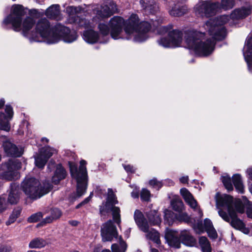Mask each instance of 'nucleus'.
Listing matches in <instances>:
<instances>
[{
	"label": "nucleus",
	"instance_id": "nucleus-1",
	"mask_svg": "<svg viewBox=\"0 0 252 252\" xmlns=\"http://www.w3.org/2000/svg\"><path fill=\"white\" fill-rule=\"evenodd\" d=\"M25 13L22 6L13 5L10 13L4 18L2 25L4 27L11 25L14 31H22L23 34L31 41L54 44L62 40L65 43H70L77 40L78 35L75 31H71L60 24L51 28L46 19L39 20L36 25L35 31H31L34 21L31 17L24 18Z\"/></svg>",
	"mask_w": 252,
	"mask_h": 252
},
{
	"label": "nucleus",
	"instance_id": "nucleus-2",
	"mask_svg": "<svg viewBox=\"0 0 252 252\" xmlns=\"http://www.w3.org/2000/svg\"><path fill=\"white\" fill-rule=\"evenodd\" d=\"M138 21V18L135 15H131L126 21L121 17L115 16L111 19L108 25L104 23L98 25L100 35L92 29H88L83 32V38L89 44L104 43L107 41L104 37L110 33L111 37L115 40L132 39L136 42H142L144 41L147 36L145 34H143L142 37L139 36L140 32L136 28Z\"/></svg>",
	"mask_w": 252,
	"mask_h": 252
},
{
	"label": "nucleus",
	"instance_id": "nucleus-3",
	"mask_svg": "<svg viewBox=\"0 0 252 252\" xmlns=\"http://www.w3.org/2000/svg\"><path fill=\"white\" fill-rule=\"evenodd\" d=\"M230 19L232 20L228 15L210 19L206 23L205 28L211 37H208L204 32L194 29L185 31V40L188 48L199 56L210 55L214 50L215 41L221 40L225 37L226 32L223 25Z\"/></svg>",
	"mask_w": 252,
	"mask_h": 252
},
{
	"label": "nucleus",
	"instance_id": "nucleus-4",
	"mask_svg": "<svg viewBox=\"0 0 252 252\" xmlns=\"http://www.w3.org/2000/svg\"><path fill=\"white\" fill-rule=\"evenodd\" d=\"M216 206L219 209L220 216L225 221L230 222L231 226L244 234H248L250 231L245 227L241 220L236 216V210L243 213V209L238 210L234 203L231 196L225 194L217 193L216 195Z\"/></svg>",
	"mask_w": 252,
	"mask_h": 252
},
{
	"label": "nucleus",
	"instance_id": "nucleus-5",
	"mask_svg": "<svg viewBox=\"0 0 252 252\" xmlns=\"http://www.w3.org/2000/svg\"><path fill=\"white\" fill-rule=\"evenodd\" d=\"M140 4L146 12L151 14L150 23L146 21L139 23V18L136 14H132L130 16L132 15H135L137 17L138 22L136 28V30L140 32L139 35V37H142L143 34L146 35L147 38L144 40L145 41L149 37L147 32L152 28V27L153 26L154 28L157 27L161 23L162 20L159 18L158 19V16L154 15L158 10V6L154 0H141Z\"/></svg>",
	"mask_w": 252,
	"mask_h": 252
},
{
	"label": "nucleus",
	"instance_id": "nucleus-6",
	"mask_svg": "<svg viewBox=\"0 0 252 252\" xmlns=\"http://www.w3.org/2000/svg\"><path fill=\"white\" fill-rule=\"evenodd\" d=\"M22 190L28 197L36 199L49 192L52 188L49 182L41 186L39 180L33 177L27 176L21 184Z\"/></svg>",
	"mask_w": 252,
	"mask_h": 252
},
{
	"label": "nucleus",
	"instance_id": "nucleus-7",
	"mask_svg": "<svg viewBox=\"0 0 252 252\" xmlns=\"http://www.w3.org/2000/svg\"><path fill=\"white\" fill-rule=\"evenodd\" d=\"M234 5V0H221L220 3L211 1H202L196 5L195 12L198 16L209 17L221 8L227 10L232 8Z\"/></svg>",
	"mask_w": 252,
	"mask_h": 252
},
{
	"label": "nucleus",
	"instance_id": "nucleus-8",
	"mask_svg": "<svg viewBox=\"0 0 252 252\" xmlns=\"http://www.w3.org/2000/svg\"><path fill=\"white\" fill-rule=\"evenodd\" d=\"M79 169L73 162H69L70 171L73 179L77 183V197H79L86 192L87 186V172L86 167V161L82 160L80 161Z\"/></svg>",
	"mask_w": 252,
	"mask_h": 252
},
{
	"label": "nucleus",
	"instance_id": "nucleus-9",
	"mask_svg": "<svg viewBox=\"0 0 252 252\" xmlns=\"http://www.w3.org/2000/svg\"><path fill=\"white\" fill-rule=\"evenodd\" d=\"M118 203V201L112 189H108L106 201L100 206L99 211L101 215H104L105 213L111 211L114 221L120 227L121 222L120 209L118 207L115 206V205Z\"/></svg>",
	"mask_w": 252,
	"mask_h": 252
},
{
	"label": "nucleus",
	"instance_id": "nucleus-10",
	"mask_svg": "<svg viewBox=\"0 0 252 252\" xmlns=\"http://www.w3.org/2000/svg\"><path fill=\"white\" fill-rule=\"evenodd\" d=\"M162 33H167V36L161 38L158 44L165 48H175L181 45L183 41V34L179 30L170 31L168 28L162 27L160 28Z\"/></svg>",
	"mask_w": 252,
	"mask_h": 252
},
{
	"label": "nucleus",
	"instance_id": "nucleus-11",
	"mask_svg": "<svg viewBox=\"0 0 252 252\" xmlns=\"http://www.w3.org/2000/svg\"><path fill=\"white\" fill-rule=\"evenodd\" d=\"M21 168V163L18 159H10L2 165L3 171L0 178L8 181L16 180L20 177L18 170Z\"/></svg>",
	"mask_w": 252,
	"mask_h": 252
},
{
	"label": "nucleus",
	"instance_id": "nucleus-12",
	"mask_svg": "<svg viewBox=\"0 0 252 252\" xmlns=\"http://www.w3.org/2000/svg\"><path fill=\"white\" fill-rule=\"evenodd\" d=\"M57 153L56 149L50 147L42 149L38 155L34 156L36 166L40 168H43L48 158Z\"/></svg>",
	"mask_w": 252,
	"mask_h": 252
},
{
	"label": "nucleus",
	"instance_id": "nucleus-13",
	"mask_svg": "<svg viewBox=\"0 0 252 252\" xmlns=\"http://www.w3.org/2000/svg\"><path fill=\"white\" fill-rule=\"evenodd\" d=\"M101 235L103 241H111L118 235L116 227L111 220L103 223L101 228Z\"/></svg>",
	"mask_w": 252,
	"mask_h": 252
},
{
	"label": "nucleus",
	"instance_id": "nucleus-14",
	"mask_svg": "<svg viewBox=\"0 0 252 252\" xmlns=\"http://www.w3.org/2000/svg\"><path fill=\"white\" fill-rule=\"evenodd\" d=\"M193 228L196 232L200 233L205 230L208 233V236L213 239H215L218 237L216 229L214 228L211 220L206 219L204 221L203 227L199 222L194 225Z\"/></svg>",
	"mask_w": 252,
	"mask_h": 252
},
{
	"label": "nucleus",
	"instance_id": "nucleus-15",
	"mask_svg": "<svg viewBox=\"0 0 252 252\" xmlns=\"http://www.w3.org/2000/svg\"><path fill=\"white\" fill-rule=\"evenodd\" d=\"M117 11V6L113 1H107L97 7L96 14L99 18H107Z\"/></svg>",
	"mask_w": 252,
	"mask_h": 252
},
{
	"label": "nucleus",
	"instance_id": "nucleus-16",
	"mask_svg": "<svg viewBox=\"0 0 252 252\" xmlns=\"http://www.w3.org/2000/svg\"><path fill=\"white\" fill-rule=\"evenodd\" d=\"M5 112L6 115L2 112L0 113V129L8 131L10 128L9 122L13 115V108L10 105H6Z\"/></svg>",
	"mask_w": 252,
	"mask_h": 252
},
{
	"label": "nucleus",
	"instance_id": "nucleus-17",
	"mask_svg": "<svg viewBox=\"0 0 252 252\" xmlns=\"http://www.w3.org/2000/svg\"><path fill=\"white\" fill-rule=\"evenodd\" d=\"M180 193L187 203L198 214V217L201 219L203 216V213L198 207L197 201L195 200L192 195L186 188H182L180 189Z\"/></svg>",
	"mask_w": 252,
	"mask_h": 252
},
{
	"label": "nucleus",
	"instance_id": "nucleus-18",
	"mask_svg": "<svg viewBox=\"0 0 252 252\" xmlns=\"http://www.w3.org/2000/svg\"><path fill=\"white\" fill-rule=\"evenodd\" d=\"M243 56L249 71L252 72V34L247 38L243 48Z\"/></svg>",
	"mask_w": 252,
	"mask_h": 252
},
{
	"label": "nucleus",
	"instance_id": "nucleus-19",
	"mask_svg": "<svg viewBox=\"0 0 252 252\" xmlns=\"http://www.w3.org/2000/svg\"><path fill=\"white\" fill-rule=\"evenodd\" d=\"M165 239L168 245L170 247L179 248L181 245L180 233L175 230L166 229L165 233Z\"/></svg>",
	"mask_w": 252,
	"mask_h": 252
},
{
	"label": "nucleus",
	"instance_id": "nucleus-20",
	"mask_svg": "<svg viewBox=\"0 0 252 252\" xmlns=\"http://www.w3.org/2000/svg\"><path fill=\"white\" fill-rule=\"evenodd\" d=\"M252 5L251 4H246L239 8L235 9L231 14V17L232 19H243L249 16L252 13Z\"/></svg>",
	"mask_w": 252,
	"mask_h": 252
},
{
	"label": "nucleus",
	"instance_id": "nucleus-21",
	"mask_svg": "<svg viewBox=\"0 0 252 252\" xmlns=\"http://www.w3.org/2000/svg\"><path fill=\"white\" fill-rule=\"evenodd\" d=\"M134 219L139 228L144 232H148L149 225L142 213L136 210L134 214Z\"/></svg>",
	"mask_w": 252,
	"mask_h": 252
},
{
	"label": "nucleus",
	"instance_id": "nucleus-22",
	"mask_svg": "<svg viewBox=\"0 0 252 252\" xmlns=\"http://www.w3.org/2000/svg\"><path fill=\"white\" fill-rule=\"evenodd\" d=\"M3 147L5 152L8 156L20 157L23 154V150L21 148H17L15 145L9 141L4 142Z\"/></svg>",
	"mask_w": 252,
	"mask_h": 252
},
{
	"label": "nucleus",
	"instance_id": "nucleus-23",
	"mask_svg": "<svg viewBox=\"0 0 252 252\" xmlns=\"http://www.w3.org/2000/svg\"><path fill=\"white\" fill-rule=\"evenodd\" d=\"M20 199L19 188L15 184L11 185L9 193L7 202L10 204H15L18 202Z\"/></svg>",
	"mask_w": 252,
	"mask_h": 252
},
{
	"label": "nucleus",
	"instance_id": "nucleus-24",
	"mask_svg": "<svg viewBox=\"0 0 252 252\" xmlns=\"http://www.w3.org/2000/svg\"><path fill=\"white\" fill-rule=\"evenodd\" d=\"M66 175V172L63 167L61 164L57 165L52 178L53 183L55 184H58L61 180L65 178Z\"/></svg>",
	"mask_w": 252,
	"mask_h": 252
},
{
	"label": "nucleus",
	"instance_id": "nucleus-25",
	"mask_svg": "<svg viewBox=\"0 0 252 252\" xmlns=\"http://www.w3.org/2000/svg\"><path fill=\"white\" fill-rule=\"evenodd\" d=\"M180 233V237L182 243L185 245L192 247L195 244V239L190 235L187 230L182 231Z\"/></svg>",
	"mask_w": 252,
	"mask_h": 252
},
{
	"label": "nucleus",
	"instance_id": "nucleus-26",
	"mask_svg": "<svg viewBox=\"0 0 252 252\" xmlns=\"http://www.w3.org/2000/svg\"><path fill=\"white\" fill-rule=\"evenodd\" d=\"M171 9H169V14L173 16H181L186 13L187 9L185 6H181L178 4L172 5L170 4Z\"/></svg>",
	"mask_w": 252,
	"mask_h": 252
},
{
	"label": "nucleus",
	"instance_id": "nucleus-27",
	"mask_svg": "<svg viewBox=\"0 0 252 252\" xmlns=\"http://www.w3.org/2000/svg\"><path fill=\"white\" fill-rule=\"evenodd\" d=\"M147 217L150 224L153 225H158L161 222L160 214L156 210H152L147 214Z\"/></svg>",
	"mask_w": 252,
	"mask_h": 252
},
{
	"label": "nucleus",
	"instance_id": "nucleus-28",
	"mask_svg": "<svg viewBox=\"0 0 252 252\" xmlns=\"http://www.w3.org/2000/svg\"><path fill=\"white\" fill-rule=\"evenodd\" d=\"M232 181L236 190L241 193H243L244 186L241 175L238 173L234 174L232 177Z\"/></svg>",
	"mask_w": 252,
	"mask_h": 252
},
{
	"label": "nucleus",
	"instance_id": "nucleus-29",
	"mask_svg": "<svg viewBox=\"0 0 252 252\" xmlns=\"http://www.w3.org/2000/svg\"><path fill=\"white\" fill-rule=\"evenodd\" d=\"M59 7L58 4L52 5L47 9L45 15L49 18L57 19L60 14Z\"/></svg>",
	"mask_w": 252,
	"mask_h": 252
},
{
	"label": "nucleus",
	"instance_id": "nucleus-30",
	"mask_svg": "<svg viewBox=\"0 0 252 252\" xmlns=\"http://www.w3.org/2000/svg\"><path fill=\"white\" fill-rule=\"evenodd\" d=\"M164 220L165 223L171 225L177 220V214H175L171 210L165 209L164 211Z\"/></svg>",
	"mask_w": 252,
	"mask_h": 252
},
{
	"label": "nucleus",
	"instance_id": "nucleus-31",
	"mask_svg": "<svg viewBox=\"0 0 252 252\" xmlns=\"http://www.w3.org/2000/svg\"><path fill=\"white\" fill-rule=\"evenodd\" d=\"M220 180L227 190L231 191L233 189L231 178L227 173H223L220 177Z\"/></svg>",
	"mask_w": 252,
	"mask_h": 252
},
{
	"label": "nucleus",
	"instance_id": "nucleus-32",
	"mask_svg": "<svg viewBox=\"0 0 252 252\" xmlns=\"http://www.w3.org/2000/svg\"><path fill=\"white\" fill-rule=\"evenodd\" d=\"M47 242L43 239L36 238L32 240L29 244L31 249H41L44 247Z\"/></svg>",
	"mask_w": 252,
	"mask_h": 252
},
{
	"label": "nucleus",
	"instance_id": "nucleus-33",
	"mask_svg": "<svg viewBox=\"0 0 252 252\" xmlns=\"http://www.w3.org/2000/svg\"><path fill=\"white\" fill-rule=\"evenodd\" d=\"M199 244L203 252H211V245L206 237H200L199 239Z\"/></svg>",
	"mask_w": 252,
	"mask_h": 252
},
{
	"label": "nucleus",
	"instance_id": "nucleus-34",
	"mask_svg": "<svg viewBox=\"0 0 252 252\" xmlns=\"http://www.w3.org/2000/svg\"><path fill=\"white\" fill-rule=\"evenodd\" d=\"M61 216V211L57 208L53 209L51 210V216L46 217V218L42 222L44 223H50L53 220L58 219Z\"/></svg>",
	"mask_w": 252,
	"mask_h": 252
},
{
	"label": "nucleus",
	"instance_id": "nucleus-35",
	"mask_svg": "<svg viewBox=\"0 0 252 252\" xmlns=\"http://www.w3.org/2000/svg\"><path fill=\"white\" fill-rule=\"evenodd\" d=\"M146 237L152 240L153 242L156 243L157 244H159L160 241L159 240V233L154 229H151V230H148V232H146Z\"/></svg>",
	"mask_w": 252,
	"mask_h": 252
},
{
	"label": "nucleus",
	"instance_id": "nucleus-36",
	"mask_svg": "<svg viewBox=\"0 0 252 252\" xmlns=\"http://www.w3.org/2000/svg\"><path fill=\"white\" fill-rule=\"evenodd\" d=\"M171 205L173 209L178 213L182 212L184 209L183 202L179 198L172 199Z\"/></svg>",
	"mask_w": 252,
	"mask_h": 252
},
{
	"label": "nucleus",
	"instance_id": "nucleus-37",
	"mask_svg": "<svg viewBox=\"0 0 252 252\" xmlns=\"http://www.w3.org/2000/svg\"><path fill=\"white\" fill-rule=\"evenodd\" d=\"M21 211L22 209L20 207L14 209L12 214L10 215L8 220L6 222V224L9 225L14 222L16 219L20 216Z\"/></svg>",
	"mask_w": 252,
	"mask_h": 252
},
{
	"label": "nucleus",
	"instance_id": "nucleus-38",
	"mask_svg": "<svg viewBox=\"0 0 252 252\" xmlns=\"http://www.w3.org/2000/svg\"><path fill=\"white\" fill-rule=\"evenodd\" d=\"M111 249L113 252H125L126 249V245L120 237L119 244H113Z\"/></svg>",
	"mask_w": 252,
	"mask_h": 252
},
{
	"label": "nucleus",
	"instance_id": "nucleus-39",
	"mask_svg": "<svg viewBox=\"0 0 252 252\" xmlns=\"http://www.w3.org/2000/svg\"><path fill=\"white\" fill-rule=\"evenodd\" d=\"M151 194L149 190L146 189H143L141 191L140 197L142 201H149Z\"/></svg>",
	"mask_w": 252,
	"mask_h": 252
},
{
	"label": "nucleus",
	"instance_id": "nucleus-40",
	"mask_svg": "<svg viewBox=\"0 0 252 252\" xmlns=\"http://www.w3.org/2000/svg\"><path fill=\"white\" fill-rule=\"evenodd\" d=\"M43 217V214L41 212H38L32 214L28 219V221L29 222H35L39 220Z\"/></svg>",
	"mask_w": 252,
	"mask_h": 252
},
{
	"label": "nucleus",
	"instance_id": "nucleus-41",
	"mask_svg": "<svg viewBox=\"0 0 252 252\" xmlns=\"http://www.w3.org/2000/svg\"><path fill=\"white\" fill-rule=\"evenodd\" d=\"M149 184L151 187L157 189H159L162 186V182L158 181L156 178H154L149 181Z\"/></svg>",
	"mask_w": 252,
	"mask_h": 252
},
{
	"label": "nucleus",
	"instance_id": "nucleus-42",
	"mask_svg": "<svg viewBox=\"0 0 252 252\" xmlns=\"http://www.w3.org/2000/svg\"><path fill=\"white\" fill-rule=\"evenodd\" d=\"M8 208V202L4 196H0V213L5 211Z\"/></svg>",
	"mask_w": 252,
	"mask_h": 252
},
{
	"label": "nucleus",
	"instance_id": "nucleus-43",
	"mask_svg": "<svg viewBox=\"0 0 252 252\" xmlns=\"http://www.w3.org/2000/svg\"><path fill=\"white\" fill-rule=\"evenodd\" d=\"M179 214L177 215V220L179 221H184L187 222L189 221V217L188 214L185 212H179Z\"/></svg>",
	"mask_w": 252,
	"mask_h": 252
},
{
	"label": "nucleus",
	"instance_id": "nucleus-44",
	"mask_svg": "<svg viewBox=\"0 0 252 252\" xmlns=\"http://www.w3.org/2000/svg\"><path fill=\"white\" fill-rule=\"evenodd\" d=\"M79 25L80 27H83L85 28H88L89 27L92 28V26L90 25L89 22L86 19H81L79 22Z\"/></svg>",
	"mask_w": 252,
	"mask_h": 252
},
{
	"label": "nucleus",
	"instance_id": "nucleus-45",
	"mask_svg": "<svg viewBox=\"0 0 252 252\" xmlns=\"http://www.w3.org/2000/svg\"><path fill=\"white\" fill-rule=\"evenodd\" d=\"M66 10L70 16H73L74 14H76L77 8L74 6H68L66 8Z\"/></svg>",
	"mask_w": 252,
	"mask_h": 252
},
{
	"label": "nucleus",
	"instance_id": "nucleus-46",
	"mask_svg": "<svg viewBox=\"0 0 252 252\" xmlns=\"http://www.w3.org/2000/svg\"><path fill=\"white\" fill-rule=\"evenodd\" d=\"M95 192L102 198V195H104L105 194V190L100 187H97L95 189Z\"/></svg>",
	"mask_w": 252,
	"mask_h": 252
},
{
	"label": "nucleus",
	"instance_id": "nucleus-47",
	"mask_svg": "<svg viewBox=\"0 0 252 252\" xmlns=\"http://www.w3.org/2000/svg\"><path fill=\"white\" fill-rule=\"evenodd\" d=\"M124 168L127 172L133 173L135 171V168L129 164L123 165Z\"/></svg>",
	"mask_w": 252,
	"mask_h": 252
},
{
	"label": "nucleus",
	"instance_id": "nucleus-48",
	"mask_svg": "<svg viewBox=\"0 0 252 252\" xmlns=\"http://www.w3.org/2000/svg\"><path fill=\"white\" fill-rule=\"evenodd\" d=\"M11 248L10 246L2 245L0 248V252H10Z\"/></svg>",
	"mask_w": 252,
	"mask_h": 252
},
{
	"label": "nucleus",
	"instance_id": "nucleus-49",
	"mask_svg": "<svg viewBox=\"0 0 252 252\" xmlns=\"http://www.w3.org/2000/svg\"><path fill=\"white\" fill-rule=\"evenodd\" d=\"M247 177L252 180V166L248 168L246 170Z\"/></svg>",
	"mask_w": 252,
	"mask_h": 252
},
{
	"label": "nucleus",
	"instance_id": "nucleus-50",
	"mask_svg": "<svg viewBox=\"0 0 252 252\" xmlns=\"http://www.w3.org/2000/svg\"><path fill=\"white\" fill-rule=\"evenodd\" d=\"M92 195L93 193H91V194L88 197L86 198L83 201H82L80 204H79L76 206V208H78L80 206H81L83 204L87 203L91 198Z\"/></svg>",
	"mask_w": 252,
	"mask_h": 252
},
{
	"label": "nucleus",
	"instance_id": "nucleus-51",
	"mask_svg": "<svg viewBox=\"0 0 252 252\" xmlns=\"http://www.w3.org/2000/svg\"><path fill=\"white\" fill-rule=\"evenodd\" d=\"M179 181L182 184L188 183L189 181V177L188 176H183L179 178Z\"/></svg>",
	"mask_w": 252,
	"mask_h": 252
},
{
	"label": "nucleus",
	"instance_id": "nucleus-52",
	"mask_svg": "<svg viewBox=\"0 0 252 252\" xmlns=\"http://www.w3.org/2000/svg\"><path fill=\"white\" fill-rule=\"evenodd\" d=\"M133 198H137L139 197V192L137 189H134L131 193Z\"/></svg>",
	"mask_w": 252,
	"mask_h": 252
},
{
	"label": "nucleus",
	"instance_id": "nucleus-53",
	"mask_svg": "<svg viewBox=\"0 0 252 252\" xmlns=\"http://www.w3.org/2000/svg\"><path fill=\"white\" fill-rule=\"evenodd\" d=\"M166 184L168 186H173L174 185V182L171 179H166L165 181Z\"/></svg>",
	"mask_w": 252,
	"mask_h": 252
},
{
	"label": "nucleus",
	"instance_id": "nucleus-54",
	"mask_svg": "<svg viewBox=\"0 0 252 252\" xmlns=\"http://www.w3.org/2000/svg\"><path fill=\"white\" fill-rule=\"evenodd\" d=\"M69 223L72 226L77 225L78 222L76 220H71L69 221Z\"/></svg>",
	"mask_w": 252,
	"mask_h": 252
},
{
	"label": "nucleus",
	"instance_id": "nucleus-55",
	"mask_svg": "<svg viewBox=\"0 0 252 252\" xmlns=\"http://www.w3.org/2000/svg\"><path fill=\"white\" fill-rule=\"evenodd\" d=\"M5 103V101L4 99H0V108L2 107Z\"/></svg>",
	"mask_w": 252,
	"mask_h": 252
},
{
	"label": "nucleus",
	"instance_id": "nucleus-56",
	"mask_svg": "<svg viewBox=\"0 0 252 252\" xmlns=\"http://www.w3.org/2000/svg\"><path fill=\"white\" fill-rule=\"evenodd\" d=\"M41 141L44 142V141H45L46 142H48V139H47L46 138H42V139H41Z\"/></svg>",
	"mask_w": 252,
	"mask_h": 252
},
{
	"label": "nucleus",
	"instance_id": "nucleus-57",
	"mask_svg": "<svg viewBox=\"0 0 252 252\" xmlns=\"http://www.w3.org/2000/svg\"><path fill=\"white\" fill-rule=\"evenodd\" d=\"M249 190L252 194V184L249 186Z\"/></svg>",
	"mask_w": 252,
	"mask_h": 252
},
{
	"label": "nucleus",
	"instance_id": "nucleus-58",
	"mask_svg": "<svg viewBox=\"0 0 252 252\" xmlns=\"http://www.w3.org/2000/svg\"><path fill=\"white\" fill-rule=\"evenodd\" d=\"M54 164L49 163L48 166V169L49 170L51 167H53Z\"/></svg>",
	"mask_w": 252,
	"mask_h": 252
},
{
	"label": "nucleus",
	"instance_id": "nucleus-59",
	"mask_svg": "<svg viewBox=\"0 0 252 252\" xmlns=\"http://www.w3.org/2000/svg\"><path fill=\"white\" fill-rule=\"evenodd\" d=\"M151 252H158V251L157 249H152Z\"/></svg>",
	"mask_w": 252,
	"mask_h": 252
},
{
	"label": "nucleus",
	"instance_id": "nucleus-60",
	"mask_svg": "<svg viewBox=\"0 0 252 252\" xmlns=\"http://www.w3.org/2000/svg\"><path fill=\"white\" fill-rule=\"evenodd\" d=\"M102 252H110V251L108 250H104Z\"/></svg>",
	"mask_w": 252,
	"mask_h": 252
},
{
	"label": "nucleus",
	"instance_id": "nucleus-61",
	"mask_svg": "<svg viewBox=\"0 0 252 252\" xmlns=\"http://www.w3.org/2000/svg\"><path fill=\"white\" fill-rule=\"evenodd\" d=\"M27 252H36L34 250H30V251H28Z\"/></svg>",
	"mask_w": 252,
	"mask_h": 252
},
{
	"label": "nucleus",
	"instance_id": "nucleus-62",
	"mask_svg": "<svg viewBox=\"0 0 252 252\" xmlns=\"http://www.w3.org/2000/svg\"><path fill=\"white\" fill-rule=\"evenodd\" d=\"M248 215L249 217L252 218V216H251L249 212H248Z\"/></svg>",
	"mask_w": 252,
	"mask_h": 252
}]
</instances>
